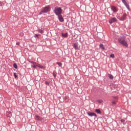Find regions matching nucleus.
I'll return each instance as SVG.
<instances>
[{
  "label": "nucleus",
  "mask_w": 131,
  "mask_h": 131,
  "mask_svg": "<svg viewBox=\"0 0 131 131\" xmlns=\"http://www.w3.org/2000/svg\"><path fill=\"white\" fill-rule=\"evenodd\" d=\"M118 41L119 42V43L123 46V47H125L126 48L128 47V45L127 44L126 41H125V37L124 36L119 37L118 38Z\"/></svg>",
  "instance_id": "f257e3e1"
},
{
  "label": "nucleus",
  "mask_w": 131,
  "mask_h": 131,
  "mask_svg": "<svg viewBox=\"0 0 131 131\" xmlns=\"http://www.w3.org/2000/svg\"><path fill=\"white\" fill-rule=\"evenodd\" d=\"M54 13L56 16L62 15V8L61 7H55L54 8Z\"/></svg>",
  "instance_id": "f03ea898"
},
{
  "label": "nucleus",
  "mask_w": 131,
  "mask_h": 131,
  "mask_svg": "<svg viewBox=\"0 0 131 131\" xmlns=\"http://www.w3.org/2000/svg\"><path fill=\"white\" fill-rule=\"evenodd\" d=\"M51 9L49 6H46L43 10H41L42 13H48V12H50Z\"/></svg>",
  "instance_id": "7ed1b4c3"
},
{
  "label": "nucleus",
  "mask_w": 131,
  "mask_h": 131,
  "mask_svg": "<svg viewBox=\"0 0 131 131\" xmlns=\"http://www.w3.org/2000/svg\"><path fill=\"white\" fill-rule=\"evenodd\" d=\"M115 22H117V19H116V18L115 17H112L109 20L110 24H112V23H115Z\"/></svg>",
  "instance_id": "20e7f679"
},
{
  "label": "nucleus",
  "mask_w": 131,
  "mask_h": 131,
  "mask_svg": "<svg viewBox=\"0 0 131 131\" xmlns=\"http://www.w3.org/2000/svg\"><path fill=\"white\" fill-rule=\"evenodd\" d=\"M87 114L88 115H89V116H90L91 117H93V116H95V117H97V114H96V113H93V112H87Z\"/></svg>",
  "instance_id": "39448f33"
},
{
  "label": "nucleus",
  "mask_w": 131,
  "mask_h": 131,
  "mask_svg": "<svg viewBox=\"0 0 131 131\" xmlns=\"http://www.w3.org/2000/svg\"><path fill=\"white\" fill-rule=\"evenodd\" d=\"M126 16H127L126 14L124 13L123 15L120 18V20L121 21H124V20L126 19Z\"/></svg>",
  "instance_id": "423d86ee"
},
{
  "label": "nucleus",
  "mask_w": 131,
  "mask_h": 131,
  "mask_svg": "<svg viewBox=\"0 0 131 131\" xmlns=\"http://www.w3.org/2000/svg\"><path fill=\"white\" fill-rule=\"evenodd\" d=\"M73 48H74L75 50H79V48L78 47V43H73Z\"/></svg>",
  "instance_id": "0eeeda50"
},
{
  "label": "nucleus",
  "mask_w": 131,
  "mask_h": 131,
  "mask_svg": "<svg viewBox=\"0 0 131 131\" xmlns=\"http://www.w3.org/2000/svg\"><path fill=\"white\" fill-rule=\"evenodd\" d=\"M57 16H58V20L60 22H64V18H63V17L62 16L61 14Z\"/></svg>",
  "instance_id": "6e6552de"
},
{
  "label": "nucleus",
  "mask_w": 131,
  "mask_h": 131,
  "mask_svg": "<svg viewBox=\"0 0 131 131\" xmlns=\"http://www.w3.org/2000/svg\"><path fill=\"white\" fill-rule=\"evenodd\" d=\"M111 10H112V11L114 12V13H116V12H117V11H118V9H117V8H116L115 6H111Z\"/></svg>",
  "instance_id": "1a4fd4ad"
},
{
  "label": "nucleus",
  "mask_w": 131,
  "mask_h": 131,
  "mask_svg": "<svg viewBox=\"0 0 131 131\" xmlns=\"http://www.w3.org/2000/svg\"><path fill=\"white\" fill-rule=\"evenodd\" d=\"M35 119L36 120H37L38 121H40V120H41V117H39V116L36 115L35 117Z\"/></svg>",
  "instance_id": "9d476101"
},
{
  "label": "nucleus",
  "mask_w": 131,
  "mask_h": 131,
  "mask_svg": "<svg viewBox=\"0 0 131 131\" xmlns=\"http://www.w3.org/2000/svg\"><path fill=\"white\" fill-rule=\"evenodd\" d=\"M36 66H37V67H38L39 68H40V69H45V67H43V66L40 65V64H39L37 63L36 64Z\"/></svg>",
  "instance_id": "9b49d317"
},
{
  "label": "nucleus",
  "mask_w": 131,
  "mask_h": 131,
  "mask_svg": "<svg viewBox=\"0 0 131 131\" xmlns=\"http://www.w3.org/2000/svg\"><path fill=\"white\" fill-rule=\"evenodd\" d=\"M61 35L63 37H67V36H68V33H62Z\"/></svg>",
  "instance_id": "f8f14e48"
},
{
  "label": "nucleus",
  "mask_w": 131,
  "mask_h": 131,
  "mask_svg": "<svg viewBox=\"0 0 131 131\" xmlns=\"http://www.w3.org/2000/svg\"><path fill=\"white\" fill-rule=\"evenodd\" d=\"M95 112H96V113H97L98 114H101V110H100V109H99V108L96 109Z\"/></svg>",
  "instance_id": "ddd939ff"
},
{
  "label": "nucleus",
  "mask_w": 131,
  "mask_h": 131,
  "mask_svg": "<svg viewBox=\"0 0 131 131\" xmlns=\"http://www.w3.org/2000/svg\"><path fill=\"white\" fill-rule=\"evenodd\" d=\"M99 47L101 49H102V50H105V47H104V45L103 44H100Z\"/></svg>",
  "instance_id": "4468645a"
},
{
  "label": "nucleus",
  "mask_w": 131,
  "mask_h": 131,
  "mask_svg": "<svg viewBox=\"0 0 131 131\" xmlns=\"http://www.w3.org/2000/svg\"><path fill=\"white\" fill-rule=\"evenodd\" d=\"M13 67H14V68H15V69H17L18 68V66L17 65V64L16 63H14L13 64Z\"/></svg>",
  "instance_id": "2eb2a0df"
},
{
  "label": "nucleus",
  "mask_w": 131,
  "mask_h": 131,
  "mask_svg": "<svg viewBox=\"0 0 131 131\" xmlns=\"http://www.w3.org/2000/svg\"><path fill=\"white\" fill-rule=\"evenodd\" d=\"M122 2L123 4H124V6H126L127 5V3H126V1L125 0H122Z\"/></svg>",
  "instance_id": "dca6fc26"
},
{
  "label": "nucleus",
  "mask_w": 131,
  "mask_h": 131,
  "mask_svg": "<svg viewBox=\"0 0 131 131\" xmlns=\"http://www.w3.org/2000/svg\"><path fill=\"white\" fill-rule=\"evenodd\" d=\"M56 64L59 66V67H62V63L60 62H57Z\"/></svg>",
  "instance_id": "f3484780"
},
{
  "label": "nucleus",
  "mask_w": 131,
  "mask_h": 131,
  "mask_svg": "<svg viewBox=\"0 0 131 131\" xmlns=\"http://www.w3.org/2000/svg\"><path fill=\"white\" fill-rule=\"evenodd\" d=\"M108 77L110 79H113L114 78L113 75L111 74H108Z\"/></svg>",
  "instance_id": "a211bd4d"
},
{
  "label": "nucleus",
  "mask_w": 131,
  "mask_h": 131,
  "mask_svg": "<svg viewBox=\"0 0 131 131\" xmlns=\"http://www.w3.org/2000/svg\"><path fill=\"white\" fill-rule=\"evenodd\" d=\"M13 75H14L15 78H18V76L17 75V74L16 73H14Z\"/></svg>",
  "instance_id": "6ab92c4d"
},
{
  "label": "nucleus",
  "mask_w": 131,
  "mask_h": 131,
  "mask_svg": "<svg viewBox=\"0 0 131 131\" xmlns=\"http://www.w3.org/2000/svg\"><path fill=\"white\" fill-rule=\"evenodd\" d=\"M30 63H31L32 64H33V65H36L37 63L34 61H29Z\"/></svg>",
  "instance_id": "aec40b11"
},
{
  "label": "nucleus",
  "mask_w": 131,
  "mask_h": 131,
  "mask_svg": "<svg viewBox=\"0 0 131 131\" xmlns=\"http://www.w3.org/2000/svg\"><path fill=\"white\" fill-rule=\"evenodd\" d=\"M38 32L40 33H42V32H43V31L42 30H41V29H39L38 30Z\"/></svg>",
  "instance_id": "412c9836"
},
{
  "label": "nucleus",
  "mask_w": 131,
  "mask_h": 131,
  "mask_svg": "<svg viewBox=\"0 0 131 131\" xmlns=\"http://www.w3.org/2000/svg\"><path fill=\"white\" fill-rule=\"evenodd\" d=\"M125 7L127 8V10H129V5L128 4H127Z\"/></svg>",
  "instance_id": "4be33fe9"
},
{
  "label": "nucleus",
  "mask_w": 131,
  "mask_h": 131,
  "mask_svg": "<svg viewBox=\"0 0 131 131\" xmlns=\"http://www.w3.org/2000/svg\"><path fill=\"white\" fill-rule=\"evenodd\" d=\"M115 56H114V54H112L110 55V57L111 58H114Z\"/></svg>",
  "instance_id": "5701e85b"
},
{
  "label": "nucleus",
  "mask_w": 131,
  "mask_h": 131,
  "mask_svg": "<svg viewBox=\"0 0 131 131\" xmlns=\"http://www.w3.org/2000/svg\"><path fill=\"white\" fill-rule=\"evenodd\" d=\"M45 83H46V84H47V85H50V82H49V81H45Z\"/></svg>",
  "instance_id": "b1692460"
},
{
  "label": "nucleus",
  "mask_w": 131,
  "mask_h": 131,
  "mask_svg": "<svg viewBox=\"0 0 131 131\" xmlns=\"http://www.w3.org/2000/svg\"><path fill=\"white\" fill-rule=\"evenodd\" d=\"M97 102H98V103H102L103 102V100L100 99V100H98L97 101Z\"/></svg>",
  "instance_id": "393cba45"
},
{
  "label": "nucleus",
  "mask_w": 131,
  "mask_h": 131,
  "mask_svg": "<svg viewBox=\"0 0 131 131\" xmlns=\"http://www.w3.org/2000/svg\"><path fill=\"white\" fill-rule=\"evenodd\" d=\"M38 36H39V35L37 34H35V36H34V37H37L38 38Z\"/></svg>",
  "instance_id": "a878e982"
},
{
  "label": "nucleus",
  "mask_w": 131,
  "mask_h": 131,
  "mask_svg": "<svg viewBox=\"0 0 131 131\" xmlns=\"http://www.w3.org/2000/svg\"><path fill=\"white\" fill-rule=\"evenodd\" d=\"M112 103V105H116V102L115 101H113Z\"/></svg>",
  "instance_id": "bb28decb"
},
{
  "label": "nucleus",
  "mask_w": 131,
  "mask_h": 131,
  "mask_svg": "<svg viewBox=\"0 0 131 131\" xmlns=\"http://www.w3.org/2000/svg\"><path fill=\"white\" fill-rule=\"evenodd\" d=\"M16 46H19V45H20V42H17L16 43Z\"/></svg>",
  "instance_id": "cd10ccee"
},
{
  "label": "nucleus",
  "mask_w": 131,
  "mask_h": 131,
  "mask_svg": "<svg viewBox=\"0 0 131 131\" xmlns=\"http://www.w3.org/2000/svg\"><path fill=\"white\" fill-rule=\"evenodd\" d=\"M121 122H122V123L124 122V119H121Z\"/></svg>",
  "instance_id": "c85d7f7f"
},
{
  "label": "nucleus",
  "mask_w": 131,
  "mask_h": 131,
  "mask_svg": "<svg viewBox=\"0 0 131 131\" xmlns=\"http://www.w3.org/2000/svg\"><path fill=\"white\" fill-rule=\"evenodd\" d=\"M36 67V65L34 64V65L33 66V68H35Z\"/></svg>",
  "instance_id": "c756f323"
},
{
  "label": "nucleus",
  "mask_w": 131,
  "mask_h": 131,
  "mask_svg": "<svg viewBox=\"0 0 131 131\" xmlns=\"http://www.w3.org/2000/svg\"><path fill=\"white\" fill-rule=\"evenodd\" d=\"M2 6H3V3H2V2H0V7H2Z\"/></svg>",
  "instance_id": "7c9ffc66"
},
{
  "label": "nucleus",
  "mask_w": 131,
  "mask_h": 131,
  "mask_svg": "<svg viewBox=\"0 0 131 131\" xmlns=\"http://www.w3.org/2000/svg\"><path fill=\"white\" fill-rule=\"evenodd\" d=\"M42 13H43V12H41H41H39V15H41V14H42Z\"/></svg>",
  "instance_id": "2f4dec72"
},
{
  "label": "nucleus",
  "mask_w": 131,
  "mask_h": 131,
  "mask_svg": "<svg viewBox=\"0 0 131 131\" xmlns=\"http://www.w3.org/2000/svg\"><path fill=\"white\" fill-rule=\"evenodd\" d=\"M53 76H54V77H56V74H53Z\"/></svg>",
  "instance_id": "473e14b6"
}]
</instances>
